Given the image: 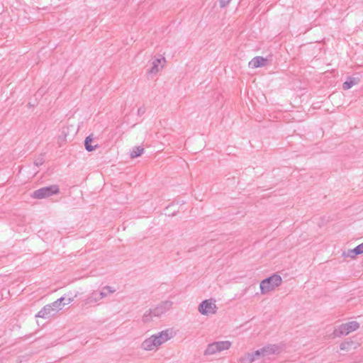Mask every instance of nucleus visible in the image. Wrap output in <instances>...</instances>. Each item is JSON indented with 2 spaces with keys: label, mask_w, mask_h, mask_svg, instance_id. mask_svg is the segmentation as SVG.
<instances>
[{
  "label": "nucleus",
  "mask_w": 363,
  "mask_h": 363,
  "mask_svg": "<svg viewBox=\"0 0 363 363\" xmlns=\"http://www.w3.org/2000/svg\"><path fill=\"white\" fill-rule=\"evenodd\" d=\"M172 306V302L169 301H165L160 303L159 305L153 308L149 309L145 311L143 315V321L144 323H148L152 320L155 317H160L162 315L167 312Z\"/></svg>",
  "instance_id": "1"
},
{
  "label": "nucleus",
  "mask_w": 363,
  "mask_h": 363,
  "mask_svg": "<svg viewBox=\"0 0 363 363\" xmlns=\"http://www.w3.org/2000/svg\"><path fill=\"white\" fill-rule=\"evenodd\" d=\"M282 283V279L280 275L274 274L269 277L264 279L260 282L259 287L262 294H265L280 286Z\"/></svg>",
  "instance_id": "2"
},
{
  "label": "nucleus",
  "mask_w": 363,
  "mask_h": 363,
  "mask_svg": "<svg viewBox=\"0 0 363 363\" xmlns=\"http://www.w3.org/2000/svg\"><path fill=\"white\" fill-rule=\"evenodd\" d=\"M232 346V342L229 340L216 341L207 345L203 352L205 356H211L221 352L228 350Z\"/></svg>",
  "instance_id": "3"
},
{
  "label": "nucleus",
  "mask_w": 363,
  "mask_h": 363,
  "mask_svg": "<svg viewBox=\"0 0 363 363\" xmlns=\"http://www.w3.org/2000/svg\"><path fill=\"white\" fill-rule=\"evenodd\" d=\"M199 312L206 316L214 315L217 313L218 307L216 304V300L209 298L203 301L198 306Z\"/></svg>",
  "instance_id": "4"
},
{
  "label": "nucleus",
  "mask_w": 363,
  "mask_h": 363,
  "mask_svg": "<svg viewBox=\"0 0 363 363\" xmlns=\"http://www.w3.org/2000/svg\"><path fill=\"white\" fill-rule=\"evenodd\" d=\"M359 328V323L357 321H350L343 323L335 329L333 335L335 337L347 335L352 332L357 330Z\"/></svg>",
  "instance_id": "5"
},
{
  "label": "nucleus",
  "mask_w": 363,
  "mask_h": 363,
  "mask_svg": "<svg viewBox=\"0 0 363 363\" xmlns=\"http://www.w3.org/2000/svg\"><path fill=\"white\" fill-rule=\"evenodd\" d=\"M59 192V188L57 185H51L43 187L33 191L32 196L35 199H44L49 197Z\"/></svg>",
  "instance_id": "6"
},
{
  "label": "nucleus",
  "mask_w": 363,
  "mask_h": 363,
  "mask_svg": "<svg viewBox=\"0 0 363 363\" xmlns=\"http://www.w3.org/2000/svg\"><path fill=\"white\" fill-rule=\"evenodd\" d=\"M175 335L176 333L172 328H167L154 335L160 347L172 339Z\"/></svg>",
  "instance_id": "7"
},
{
  "label": "nucleus",
  "mask_w": 363,
  "mask_h": 363,
  "mask_svg": "<svg viewBox=\"0 0 363 363\" xmlns=\"http://www.w3.org/2000/svg\"><path fill=\"white\" fill-rule=\"evenodd\" d=\"M83 303L86 306H94L101 304L100 297L98 290H94L90 292L83 300Z\"/></svg>",
  "instance_id": "8"
},
{
  "label": "nucleus",
  "mask_w": 363,
  "mask_h": 363,
  "mask_svg": "<svg viewBox=\"0 0 363 363\" xmlns=\"http://www.w3.org/2000/svg\"><path fill=\"white\" fill-rule=\"evenodd\" d=\"M160 346L157 342V340L154 335H151L150 337L145 339L141 343V348L145 351H153L157 350Z\"/></svg>",
  "instance_id": "9"
},
{
  "label": "nucleus",
  "mask_w": 363,
  "mask_h": 363,
  "mask_svg": "<svg viewBox=\"0 0 363 363\" xmlns=\"http://www.w3.org/2000/svg\"><path fill=\"white\" fill-rule=\"evenodd\" d=\"M160 346L157 342V340L154 335H151L150 337L145 339L141 343V348L145 351H153L157 350Z\"/></svg>",
  "instance_id": "10"
},
{
  "label": "nucleus",
  "mask_w": 363,
  "mask_h": 363,
  "mask_svg": "<svg viewBox=\"0 0 363 363\" xmlns=\"http://www.w3.org/2000/svg\"><path fill=\"white\" fill-rule=\"evenodd\" d=\"M262 357H266L271 354H278L281 351V348L277 345H269L259 350Z\"/></svg>",
  "instance_id": "11"
},
{
  "label": "nucleus",
  "mask_w": 363,
  "mask_h": 363,
  "mask_svg": "<svg viewBox=\"0 0 363 363\" xmlns=\"http://www.w3.org/2000/svg\"><path fill=\"white\" fill-rule=\"evenodd\" d=\"M262 357L259 351L256 350L252 352H248L245 354L242 357L239 359L240 363H252L256 360L259 359Z\"/></svg>",
  "instance_id": "12"
},
{
  "label": "nucleus",
  "mask_w": 363,
  "mask_h": 363,
  "mask_svg": "<svg viewBox=\"0 0 363 363\" xmlns=\"http://www.w3.org/2000/svg\"><path fill=\"white\" fill-rule=\"evenodd\" d=\"M57 313V309L50 304L45 306L36 315V317L48 318L54 315Z\"/></svg>",
  "instance_id": "13"
},
{
  "label": "nucleus",
  "mask_w": 363,
  "mask_h": 363,
  "mask_svg": "<svg viewBox=\"0 0 363 363\" xmlns=\"http://www.w3.org/2000/svg\"><path fill=\"white\" fill-rule=\"evenodd\" d=\"M166 62L164 57L154 59L152 62V67L149 72L150 74H157L164 67V65Z\"/></svg>",
  "instance_id": "14"
},
{
  "label": "nucleus",
  "mask_w": 363,
  "mask_h": 363,
  "mask_svg": "<svg viewBox=\"0 0 363 363\" xmlns=\"http://www.w3.org/2000/svg\"><path fill=\"white\" fill-rule=\"evenodd\" d=\"M116 291V288L111 286H103L100 290H98V293L101 301L103 298L108 297V295L112 294Z\"/></svg>",
  "instance_id": "15"
},
{
  "label": "nucleus",
  "mask_w": 363,
  "mask_h": 363,
  "mask_svg": "<svg viewBox=\"0 0 363 363\" xmlns=\"http://www.w3.org/2000/svg\"><path fill=\"white\" fill-rule=\"evenodd\" d=\"M267 62V59L262 57H255L252 59L249 62V67L251 68H257L264 66Z\"/></svg>",
  "instance_id": "16"
},
{
  "label": "nucleus",
  "mask_w": 363,
  "mask_h": 363,
  "mask_svg": "<svg viewBox=\"0 0 363 363\" xmlns=\"http://www.w3.org/2000/svg\"><path fill=\"white\" fill-rule=\"evenodd\" d=\"M92 140H93L92 135L87 136L84 140V146H85L86 150L88 152H91V151L94 150L97 146V145H91Z\"/></svg>",
  "instance_id": "17"
},
{
  "label": "nucleus",
  "mask_w": 363,
  "mask_h": 363,
  "mask_svg": "<svg viewBox=\"0 0 363 363\" xmlns=\"http://www.w3.org/2000/svg\"><path fill=\"white\" fill-rule=\"evenodd\" d=\"M143 151L144 148L142 147L141 146L135 147L130 152V157L135 158L137 157H139L143 154Z\"/></svg>",
  "instance_id": "18"
},
{
  "label": "nucleus",
  "mask_w": 363,
  "mask_h": 363,
  "mask_svg": "<svg viewBox=\"0 0 363 363\" xmlns=\"http://www.w3.org/2000/svg\"><path fill=\"white\" fill-rule=\"evenodd\" d=\"M356 84H357V82H356L355 79L350 78L348 80H347L346 82H345L343 83L342 88L345 90H347Z\"/></svg>",
  "instance_id": "19"
},
{
  "label": "nucleus",
  "mask_w": 363,
  "mask_h": 363,
  "mask_svg": "<svg viewBox=\"0 0 363 363\" xmlns=\"http://www.w3.org/2000/svg\"><path fill=\"white\" fill-rule=\"evenodd\" d=\"M65 300V298L61 297L58 298L57 301H54L50 306L57 309V312L62 309V303Z\"/></svg>",
  "instance_id": "20"
},
{
  "label": "nucleus",
  "mask_w": 363,
  "mask_h": 363,
  "mask_svg": "<svg viewBox=\"0 0 363 363\" xmlns=\"http://www.w3.org/2000/svg\"><path fill=\"white\" fill-rule=\"evenodd\" d=\"M352 342H342L340 345V348L341 350H348L350 348V346L352 345Z\"/></svg>",
  "instance_id": "21"
},
{
  "label": "nucleus",
  "mask_w": 363,
  "mask_h": 363,
  "mask_svg": "<svg viewBox=\"0 0 363 363\" xmlns=\"http://www.w3.org/2000/svg\"><path fill=\"white\" fill-rule=\"evenodd\" d=\"M66 137H67V133H65V131L63 130L62 131V135L59 136V138H58V143L60 144V146H62L63 145L64 143H65L66 141Z\"/></svg>",
  "instance_id": "22"
},
{
  "label": "nucleus",
  "mask_w": 363,
  "mask_h": 363,
  "mask_svg": "<svg viewBox=\"0 0 363 363\" xmlns=\"http://www.w3.org/2000/svg\"><path fill=\"white\" fill-rule=\"evenodd\" d=\"M353 252L357 255L363 253V242L353 249Z\"/></svg>",
  "instance_id": "23"
},
{
  "label": "nucleus",
  "mask_w": 363,
  "mask_h": 363,
  "mask_svg": "<svg viewBox=\"0 0 363 363\" xmlns=\"http://www.w3.org/2000/svg\"><path fill=\"white\" fill-rule=\"evenodd\" d=\"M343 256L344 257H351V258H354L357 256V255L354 254V252H353V249H352V250H348L347 252H344L343 253Z\"/></svg>",
  "instance_id": "24"
},
{
  "label": "nucleus",
  "mask_w": 363,
  "mask_h": 363,
  "mask_svg": "<svg viewBox=\"0 0 363 363\" xmlns=\"http://www.w3.org/2000/svg\"><path fill=\"white\" fill-rule=\"evenodd\" d=\"M231 0H219L220 6L222 8L225 7Z\"/></svg>",
  "instance_id": "25"
},
{
  "label": "nucleus",
  "mask_w": 363,
  "mask_h": 363,
  "mask_svg": "<svg viewBox=\"0 0 363 363\" xmlns=\"http://www.w3.org/2000/svg\"><path fill=\"white\" fill-rule=\"evenodd\" d=\"M73 301H74V298H65V300L64 301H62V305L65 306V305L69 304V303H72Z\"/></svg>",
  "instance_id": "26"
},
{
  "label": "nucleus",
  "mask_w": 363,
  "mask_h": 363,
  "mask_svg": "<svg viewBox=\"0 0 363 363\" xmlns=\"http://www.w3.org/2000/svg\"><path fill=\"white\" fill-rule=\"evenodd\" d=\"M43 163V159H38V160H35V164L36 166H38H38H40V165H41Z\"/></svg>",
  "instance_id": "27"
}]
</instances>
